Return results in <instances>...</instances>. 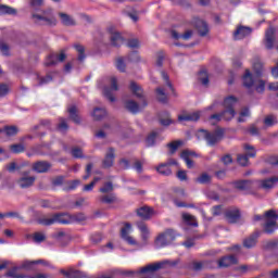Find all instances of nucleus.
Listing matches in <instances>:
<instances>
[{
  "mask_svg": "<svg viewBox=\"0 0 278 278\" xmlns=\"http://www.w3.org/2000/svg\"><path fill=\"white\" fill-rule=\"evenodd\" d=\"M277 181L278 177H270L262 180H235L231 184L237 190H251V188H253V184H256L257 188H260L261 190H273Z\"/></svg>",
  "mask_w": 278,
  "mask_h": 278,
  "instance_id": "f257e3e1",
  "label": "nucleus"
},
{
  "mask_svg": "<svg viewBox=\"0 0 278 278\" xmlns=\"http://www.w3.org/2000/svg\"><path fill=\"white\" fill-rule=\"evenodd\" d=\"M178 265L179 260H164L161 262L151 263L139 269H135V278L141 277V275H155V273H159V270H164L166 268H177Z\"/></svg>",
  "mask_w": 278,
  "mask_h": 278,
  "instance_id": "f03ea898",
  "label": "nucleus"
},
{
  "mask_svg": "<svg viewBox=\"0 0 278 278\" xmlns=\"http://www.w3.org/2000/svg\"><path fill=\"white\" fill-rule=\"evenodd\" d=\"M39 225H43L45 227H51V225H73V220L68 213H56L51 217L40 218Z\"/></svg>",
  "mask_w": 278,
  "mask_h": 278,
  "instance_id": "7ed1b4c3",
  "label": "nucleus"
},
{
  "mask_svg": "<svg viewBox=\"0 0 278 278\" xmlns=\"http://www.w3.org/2000/svg\"><path fill=\"white\" fill-rule=\"evenodd\" d=\"M177 236H179L177 231L168 228L165 231L157 235V237L154 240V244L156 249H165V247H170V243L177 240Z\"/></svg>",
  "mask_w": 278,
  "mask_h": 278,
  "instance_id": "20e7f679",
  "label": "nucleus"
},
{
  "mask_svg": "<svg viewBox=\"0 0 278 278\" xmlns=\"http://www.w3.org/2000/svg\"><path fill=\"white\" fill-rule=\"evenodd\" d=\"M244 88L251 89L255 88L256 92H264L266 90V81L263 79H255V76L251 73V71L245 70V73L242 77Z\"/></svg>",
  "mask_w": 278,
  "mask_h": 278,
  "instance_id": "39448f33",
  "label": "nucleus"
},
{
  "mask_svg": "<svg viewBox=\"0 0 278 278\" xmlns=\"http://www.w3.org/2000/svg\"><path fill=\"white\" fill-rule=\"evenodd\" d=\"M31 16L35 18L36 25H46L47 27H55L58 25V18L53 15V9L42 11V15L34 13Z\"/></svg>",
  "mask_w": 278,
  "mask_h": 278,
  "instance_id": "423d86ee",
  "label": "nucleus"
},
{
  "mask_svg": "<svg viewBox=\"0 0 278 278\" xmlns=\"http://www.w3.org/2000/svg\"><path fill=\"white\" fill-rule=\"evenodd\" d=\"M200 131L202 132V137L208 147H216V144H218V142L225 138V129L223 128H216L213 131L201 129Z\"/></svg>",
  "mask_w": 278,
  "mask_h": 278,
  "instance_id": "0eeeda50",
  "label": "nucleus"
},
{
  "mask_svg": "<svg viewBox=\"0 0 278 278\" xmlns=\"http://www.w3.org/2000/svg\"><path fill=\"white\" fill-rule=\"evenodd\" d=\"M267 220L263 225L264 233H267L268 236H273L275 231H277V220H278V214L275 210H269L265 212L264 215Z\"/></svg>",
  "mask_w": 278,
  "mask_h": 278,
  "instance_id": "6e6552de",
  "label": "nucleus"
},
{
  "mask_svg": "<svg viewBox=\"0 0 278 278\" xmlns=\"http://www.w3.org/2000/svg\"><path fill=\"white\" fill-rule=\"evenodd\" d=\"M116 277L136 278V273L134 269L113 268L100 275L98 278H116Z\"/></svg>",
  "mask_w": 278,
  "mask_h": 278,
  "instance_id": "1a4fd4ad",
  "label": "nucleus"
},
{
  "mask_svg": "<svg viewBox=\"0 0 278 278\" xmlns=\"http://www.w3.org/2000/svg\"><path fill=\"white\" fill-rule=\"evenodd\" d=\"M29 170L23 172L22 177L17 179V186L22 188V190H27V188H31L34 184H36V176H29Z\"/></svg>",
  "mask_w": 278,
  "mask_h": 278,
  "instance_id": "9d476101",
  "label": "nucleus"
},
{
  "mask_svg": "<svg viewBox=\"0 0 278 278\" xmlns=\"http://www.w3.org/2000/svg\"><path fill=\"white\" fill-rule=\"evenodd\" d=\"M191 24L193 25V27H195L199 36H201L202 38H205V36L210 34V26L207 25V22L199 17H193Z\"/></svg>",
  "mask_w": 278,
  "mask_h": 278,
  "instance_id": "9b49d317",
  "label": "nucleus"
},
{
  "mask_svg": "<svg viewBox=\"0 0 278 278\" xmlns=\"http://www.w3.org/2000/svg\"><path fill=\"white\" fill-rule=\"evenodd\" d=\"M129 90L131 91L134 97L142 100L141 108H147V105H149V103L147 102V98H144V91L142 90V87H140V85H137L136 81H130Z\"/></svg>",
  "mask_w": 278,
  "mask_h": 278,
  "instance_id": "f8f14e48",
  "label": "nucleus"
},
{
  "mask_svg": "<svg viewBox=\"0 0 278 278\" xmlns=\"http://www.w3.org/2000/svg\"><path fill=\"white\" fill-rule=\"evenodd\" d=\"M60 275L66 278H88V273L68 267L67 269H60Z\"/></svg>",
  "mask_w": 278,
  "mask_h": 278,
  "instance_id": "ddd939ff",
  "label": "nucleus"
},
{
  "mask_svg": "<svg viewBox=\"0 0 278 278\" xmlns=\"http://www.w3.org/2000/svg\"><path fill=\"white\" fill-rule=\"evenodd\" d=\"M112 90H118V80L116 79V77L111 78V87H104L103 89V96L105 97V99L111 101V103H114V101H116V98L114 97V93H112Z\"/></svg>",
  "mask_w": 278,
  "mask_h": 278,
  "instance_id": "4468645a",
  "label": "nucleus"
},
{
  "mask_svg": "<svg viewBox=\"0 0 278 278\" xmlns=\"http://www.w3.org/2000/svg\"><path fill=\"white\" fill-rule=\"evenodd\" d=\"M129 231H131V224L126 223L125 227H123L121 230L122 240H125V242H127V244L130 247H138V241H136L134 237L129 236Z\"/></svg>",
  "mask_w": 278,
  "mask_h": 278,
  "instance_id": "2eb2a0df",
  "label": "nucleus"
},
{
  "mask_svg": "<svg viewBox=\"0 0 278 278\" xmlns=\"http://www.w3.org/2000/svg\"><path fill=\"white\" fill-rule=\"evenodd\" d=\"M242 214L240 213L238 207H231L226 210L225 212V218L227 223H229L230 225H236V223H238V220H240Z\"/></svg>",
  "mask_w": 278,
  "mask_h": 278,
  "instance_id": "dca6fc26",
  "label": "nucleus"
},
{
  "mask_svg": "<svg viewBox=\"0 0 278 278\" xmlns=\"http://www.w3.org/2000/svg\"><path fill=\"white\" fill-rule=\"evenodd\" d=\"M18 270H21V266H14L5 273V277H12V278H49V276L47 274H37L35 277H28V276L18 274Z\"/></svg>",
  "mask_w": 278,
  "mask_h": 278,
  "instance_id": "f3484780",
  "label": "nucleus"
},
{
  "mask_svg": "<svg viewBox=\"0 0 278 278\" xmlns=\"http://www.w3.org/2000/svg\"><path fill=\"white\" fill-rule=\"evenodd\" d=\"M66 60V53L64 51H61L60 54L58 53H50L45 62V66H55L58 62H64Z\"/></svg>",
  "mask_w": 278,
  "mask_h": 278,
  "instance_id": "a211bd4d",
  "label": "nucleus"
},
{
  "mask_svg": "<svg viewBox=\"0 0 278 278\" xmlns=\"http://www.w3.org/2000/svg\"><path fill=\"white\" fill-rule=\"evenodd\" d=\"M52 164L49 161H37L33 163V170L38 174L49 173L52 168Z\"/></svg>",
  "mask_w": 278,
  "mask_h": 278,
  "instance_id": "6ab92c4d",
  "label": "nucleus"
},
{
  "mask_svg": "<svg viewBox=\"0 0 278 278\" xmlns=\"http://www.w3.org/2000/svg\"><path fill=\"white\" fill-rule=\"evenodd\" d=\"M275 27L270 26L266 31H265V38H264V45L265 48L270 51L271 49H275Z\"/></svg>",
  "mask_w": 278,
  "mask_h": 278,
  "instance_id": "aec40b11",
  "label": "nucleus"
},
{
  "mask_svg": "<svg viewBox=\"0 0 278 278\" xmlns=\"http://www.w3.org/2000/svg\"><path fill=\"white\" fill-rule=\"evenodd\" d=\"M180 157L184 160L187 168H194V161H192L190 157H199V154L192 150H184L180 153Z\"/></svg>",
  "mask_w": 278,
  "mask_h": 278,
  "instance_id": "412c9836",
  "label": "nucleus"
},
{
  "mask_svg": "<svg viewBox=\"0 0 278 278\" xmlns=\"http://www.w3.org/2000/svg\"><path fill=\"white\" fill-rule=\"evenodd\" d=\"M218 268H229V266H233V264H238V258L236 255H226L220 257L217 262Z\"/></svg>",
  "mask_w": 278,
  "mask_h": 278,
  "instance_id": "4be33fe9",
  "label": "nucleus"
},
{
  "mask_svg": "<svg viewBox=\"0 0 278 278\" xmlns=\"http://www.w3.org/2000/svg\"><path fill=\"white\" fill-rule=\"evenodd\" d=\"M108 31L111 35V43L113 47H121L124 45L125 38H123L121 33L115 31L113 26L109 27Z\"/></svg>",
  "mask_w": 278,
  "mask_h": 278,
  "instance_id": "5701e85b",
  "label": "nucleus"
},
{
  "mask_svg": "<svg viewBox=\"0 0 278 278\" xmlns=\"http://www.w3.org/2000/svg\"><path fill=\"white\" fill-rule=\"evenodd\" d=\"M114 160H116V150H114V148H109L104 160L102 161V166L104 168H112L114 166Z\"/></svg>",
  "mask_w": 278,
  "mask_h": 278,
  "instance_id": "b1692460",
  "label": "nucleus"
},
{
  "mask_svg": "<svg viewBox=\"0 0 278 278\" xmlns=\"http://www.w3.org/2000/svg\"><path fill=\"white\" fill-rule=\"evenodd\" d=\"M137 228L141 233V240L144 245L149 244V238H151V231L144 222H137Z\"/></svg>",
  "mask_w": 278,
  "mask_h": 278,
  "instance_id": "393cba45",
  "label": "nucleus"
},
{
  "mask_svg": "<svg viewBox=\"0 0 278 278\" xmlns=\"http://www.w3.org/2000/svg\"><path fill=\"white\" fill-rule=\"evenodd\" d=\"M212 264H214L212 261H194L189 265V268L195 273H200V270H204V268H214Z\"/></svg>",
  "mask_w": 278,
  "mask_h": 278,
  "instance_id": "a878e982",
  "label": "nucleus"
},
{
  "mask_svg": "<svg viewBox=\"0 0 278 278\" xmlns=\"http://www.w3.org/2000/svg\"><path fill=\"white\" fill-rule=\"evenodd\" d=\"M253 34V28L249 26H239L233 33L235 40H242Z\"/></svg>",
  "mask_w": 278,
  "mask_h": 278,
  "instance_id": "bb28decb",
  "label": "nucleus"
},
{
  "mask_svg": "<svg viewBox=\"0 0 278 278\" xmlns=\"http://www.w3.org/2000/svg\"><path fill=\"white\" fill-rule=\"evenodd\" d=\"M262 236V232L260 230L254 231L252 235H250L248 238L243 240V247L245 249H253L257 244V239Z\"/></svg>",
  "mask_w": 278,
  "mask_h": 278,
  "instance_id": "cd10ccee",
  "label": "nucleus"
},
{
  "mask_svg": "<svg viewBox=\"0 0 278 278\" xmlns=\"http://www.w3.org/2000/svg\"><path fill=\"white\" fill-rule=\"evenodd\" d=\"M200 118H201V113L199 112L178 115L179 123H184V121L187 123H197V121H199Z\"/></svg>",
  "mask_w": 278,
  "mask_h": 278,
  "instance_id": "c85d7f7f",
  "label": "nucleus"
},
{
  "mask_svg": "<svg viewBox=\"0 0 278 278\" xmlns=\"http://www.w3.org/2000/svg\"><path fill=\"white\" fill-rule=\"evenodd\" d=\"M59 17L61 20L62 25H64L65 27H75V25H77L75 18H73V16L66 13L60 12Z\"/></svg>",
  "mask_w": 278,
  "mask_h": 278,
  "instance_id": "c756f323",
  "label": "nucleus"
},
{
  "mask_svg": "<svg viewBox=\"0 0 278 278\" xmlns=\"http://www.w3.org/2000/svg\"><path fill=\"white\" fill-rule=\"evenodd\" d=\"M36 264H43V266H49V262H47L45 260H37V261H25L24 263H22L20 268H21V270H22V268H24V270H31V268H34V266H36Z\"/></svg>",
  "mask_w": 278,
  "mask_h": 278,
  "instance_id": "7c9ffc66",
  "label": "nucleus"
},
{
  "mask_svg": "<svg viewBox=\"0 0 278 278\" xmlns=\"http://www.w3.org/2000/svg\"><path fill=\"white\" fill-rule=\"evenodd\" d=\"M152 214H153V208L149 206H142L137 210V215L139 216V218H142V220H149Z\"/></svg>",
  "mask_w": 278,
  "mask_h": 278,
  "instance_id": "2f4dec72",
  "label": "nucleus"
},
{
  "mask_svg": "<svg viewBox=\"0 0 278 278\" xmlns=\"http://www.w3.org/2000/svg\"><path fill=\"white\" fill-rule=\"evenodd\" d=\"M67 112L70 114V118L71 121H73V123H75L76 125H80L81 124V117H79V114H77V106L72 105L67 109Z\"/></svg>",
  "mask_w": 278,
  "mask_h": 278,
  "instance_id": "473e14b6",
  "label": "nucleus"
},
{
  "mask_svg": "<svg viewBox=\"0 0 278 278\" xmlns=\"http://www.w3.org/2000/svg\"><path fill=\"white\" fill-rule=\"evenodd\" d=\"M125 108L130 114H138L140 112V104L134 100H127L125 102Z\"/></svg>",
  "mask_w": 278,
  "mask_h": 278,
  "instance_id": "72a5a7b5",
  "label": "nucleus"
},
{
  "mask_svg": "<svg viewBox=\"0 0 278 278\" xmlns=\"http://www.w3.org/2000/svg\"><path fill=\"white\" fill-rule=\"evenodd\" d=\"M182 220L185 225H188L189 227H199V223L197 222V217H194V215L184 213Z\"/></svg>",
  "mask_w": 278,
  "mask_h": 278,
  "instance_id": "f704fd0d",
  "label": "nucleus"
},
{
  "mask_svg": "<svg viewBox=\"0 0 278 278\" xmlns=\"http://www.w3.org/2000/svg\"><path fill=\"white\" fill-rule=\"evenodd\" d=\"M172 38H174V40H179V38H181L182 40H190V38H192V30H187L186 33H184L182 35L177 33V30H172Z\"/></svg>",
  "mask_w": 278,
  "mask_h": 278,
  "instance_id": "c9c22d12",
  "label": "nucleus"
},
{
  "mask_svg": "<svg viewBox=\"0 0 278 278\" xmlns=\"http://www.w3.org/2000/svg\"><path fill=\"white\" fill-rule=\"evenodd\" d=\"M155 92H156V99L159 103H163V104L168 103V96L164 91V88L157 87L155 89Z\"/></svg>",
  "mask_w": 278,
  "mask_h": 278,
  "instance_id": "e433bc0d",
  "label": "nucleus"
},
{
  "mask_svg": "<svg viewBox=\"0 0 278 278\" xmlns=\"http://www.w3.org/2000/svg\"><path fill=\"white\" fill-rule=\"evenodd\" d=\"M91 115L96 121H103L108 116V111L103 108H96Z\"/></svg>",
  "mask_w": 278,
  "mask_h": 278,
  "instance_id": "4c0bfd02",
  "label": "nucleus"
},
{
  "mask_svg": "<svg viewBox=\"0 0 278 278\" xmlns=\"http://www.w3.org/2000/svg\"><path fill=\"white\" fill-rule=\"evenodd\" d=\"M5 14L9 16H15L16 9L7 4H0V16H4Z\"/></svg>",
  "mask_w": 278,
  "mask_h": 278,
  "instance_id": "58836bf2",
  "label": "nucleus"
},
{
  "mask_svg": "<svg viewBox=\"0 0 278 278\" xmlns=\"http://www.w3.org/2000/svg\"><path fill=\"white\" fill-rule=\"evenodd\" d=\"M156 170L157 173H160V175H164L165 177L173 175V169H170V167L166 163L159 165L156 167Z\"/></svg>",
  "mask_w": 278,
  "mask_h": 278,
  "instance_id": "ea45409f",
  "label": "nucleus"
},
{
  "mask_svg": "<svg viewBox=\"0 0 278 278\" xmlns=\"http://www.w3.org/2000/svg\"><path fill=\"white\" fill-rule=\"evenodd\" d=\"M161 77L166 83V86H168L169 90L172 91V94L174 97H177V91H175V87H173V83H170V77L168 76V74L166 72L162 71L161 72Z\"/></svg>",
  "mask_w": 278,
  "mask_h": 278,
  "instance_id": "a19ab883",
  "label": "nucleus"
},
{
  "mask_svg": "<svg viewBox=\"0 0 278 278\" xmlns=\"http://www.w3.org/2000/svg\"><path fill=\"white\" fill-rule=\"evenodd\" d=\"M1 130H2V132L3 131L5 132V136L8 138H13L14 136L18 135V127H16V126H4V128Z\"/></svg>",
  "mask_w": 278,
  "mask_h": 278,
  "instance_id": "79ce46f5",
  "label": "nucleus"
},
{
  "mask_svg": "<svg viewBox=\"0 0 278 278\" xmlns=\"http://www.w3.org/2000/svg\"><path fill=\"white\" fill-rule=\"evenodd\" d=\"M238 103V98L229 96L224 100V108L226 110H233V106Z\"/></svg>",
  "mask_w": 278,
  "mask_h": 278,
  "instance_id": "37998d69",
  "label": "nucleus"
},
{
  "mask_svg": "<svg viewBox=\"0 0 278 278\" xmlns=\"http://www.w3.org/2000/svg\"><path fill=\"white\" fill-rule=\"evenodd\" d=\"M184 144L181 140L172 141L170 143H167V147L169 149V155H175L177 153V150Z\"/></svg>",
  "mask_w": 278,
  "mask_h": 278,
  "instance_id": "c03bdc74",
  "label": "nucleus"
},
{
  "mask_svg": "<svg viewBox=\"0 0 278 278\" xmlns=\"http://www.w3.org/2000/svg\"><path fill=\"white\" fill-rule=\"evenodd\" d=\"M10 151L13 152L15 155H18L20 153H25V146L23 143L11 144Z\"/></svg>",
  "mask_w": 278,
  "mask_h": 278,
  "instance_id": "a18cd8bd",
  "label": "nucleus"
},
{
  "mask_svg": "<svg viewBox=\"0 0 278 278\" xmlns=\"http://www.w3.org/2000/svg\"><path fill=\"white\" fill-rule=\"evenodd\" d=\"M243 149L245 151V155H248V157H255L257 155V150H255V147L245 143L243 146Z\"/></svg>",
  "mask_w": 278,
  "mask_h": 278,
  "instance_id": "49530a36",
  "label": "nucleus"
},
{
  "mask_svg": "<svg viewBox=\"0 0 278 278\" xmlns=\"http://www.w3.org/2000/svg\"><path fill=\"white\" fill-rule=\"evenodd\" d=\"M79 184H81V181L80 180H71V181H68L67 182V186L66 187H64V191L65 192H71V191H73V190H77V188L79 187Z\"/></svg>",
  "mask_w": 278,
  "mask_h": 278,
  "instance_id": "de8ad7c7",
  "label": "nucleus"
},
{
  "mask_svg": "<svg viewBox=\"0 0 278 278\" xmlns=\"http://www.w3.org/2000/svg\"><path fill=\"white\" fill-rule=\"evenodd\" d=\"M197 184H211L212 181V176H210V174L207 173H203L201 174L197 179H195Z\"/></svg>",
  "mask_w": 278,
  "mask_h": 278,
  "instance_id": "09e8293b",
  "label": "nucleus"
},
{
  "mask_svg": "<svg viewBox=\"0 0 278 278\" xmlns=\"http://www.w3.org/2000/svg\"><path fill=\"white\" fill-rule=\"evenodd\" d=\"M58 131H61V134H66L68 131V123H66V119L64 117H60V123L56 126Z\"/></svg>",
  "mask_w": 278,
  "mask_h": 278,
  "instance_id": "8fccbe9b",
  "label": "nucleus"
},
{
  "mask_svg": "<svg viewBox=\"0 0 278 278\" xmlns=\"http://www.w3.org/2000/svg\"><path fill=\"white\" fill-rule=\"evenodd\" d=\"M222 116L224 121H231L233 116H236V110L233 109H226L222 112Z\"/></svg>",
  "mask_w": 278,
  "mask_h": 278,
  "instance_id": "3c124183",
  "label": "nucleus"
},
{
  "mask_svg": "<svg viewBox=\"0 0 278 278\" xmlns=\"http://www.w3.org/2000/svg\"><path fill=\"white\" fill-rule=\"evenodd\" d=\"M74 47L78 52V61L84 62V60H86V48L81 45H75Z\"/></svg>",
  "mask_w": 278,
  "mask_h": 278,
  "instance_id": "603ef678",
  "label": "nucleus"
},
{
  "mask_svg": "<svg viewBox=\"0 0 278 278\" xmlns=\"http://www.w3.org/2000/svg\"><path fill=\"white\" fill-rule=\"evenodd\" d=\"M101 203H106L108 205L116 202V194L111 193L109 195H102L100 198Z\"/></svg>",
  "mask_w": 278,
  "mask_h": 278,
  "instance_id": "864d4df0",
  "label": "nucleus"
},
{
  "mask_svg": "<svg viewBox=\"0 0 278 278\" xmlns=\"http://www.w3.org/2000/svg\"><path fill=\"white\" fill-rule=\"evenodd\" d=\"M98 181H101V177H94L90 184L85 185L83 188L84 192H92Z\"/></svg>",
  "mask_w": 278,
  "mask_h": 278,
  "instance_id": "5fc2aeb1",
  "label": "nucleus"
},
{
  "mask_svg": "<svg viewBox=\"0 0 278 278\" xmlns=\"http://www.w3.org/2000/svg\"><path fill=\"white\" fill-rule=\"evenodd\" d=\"M249 116H251V111H249V108L242 109L238 117V123H245V118Z\"/></svg>",
  "mask_w": 278,
  "mask_h": 278,
  "instance_id": "6e6d98bb",
  "label": "nucleus"
},
{
  "mask_svg": "<svg viewBox=\"0 0 278 278\" xmlns=\"http://www.w3.org/2000/svg\"><path fill=\"white\" fill-rule=\"evenodd\" d=\"M263 123L265 127H274V125H277V117H275L274 115H267L264 118Z\"/></svg>",
  "mask_w": 278,
  "mask_h": 278,
  "instance_id": "4d7b16f0",
  "label": "nucleus"
},
{
  "mask_svg": "<svg viewBox=\"0 0 278 278\" xmlns=\"http://www.w3.org/2000/svg\"><path fill=\"white\" fill-rule=\"evenodd\" d=\"M114 190V185L112 184V181H108L103 185L102 188L99 189V192H101L102 194H108L109 192H112Z\"/></svg>",
  "mask_w": 278,
  "mask_h": 278,
  "instance_id": "13d9d810",
  "label": "nucleus"
},
{
  "mask_svg": "<svg viewBox=\"0 0 278 278\" xmlns=\"http://www.w3.org/2000/svg\"><path fill=\"white\" fill-rule=\"evenodd\" d=\"M33 240L37 244H40L41 242H45V240H47V235H45V232H35L33 235Z\"/></svg>",
  "mask_w": 278,
  "mask_h": 278,
  "instance_id": "bf43d9fd",
  "label": "nucleus"
},
{
  "mask_svg": "<svg viewBox=\"0 0 278 278\" xmlns=\"http://www.w3.org/2000/svg\"><path fill=\"white\" fill-rule=\"evenodd\" d=\"M115 66L119 73H125L127 65L125 64V60L123 58H118L115 62Z\"/></svg>",
  "mask_w": 278,
  "mask_h": 278,
  "instance_id": "052dcab7",
  "label": "nucleus"
},
{
  "mask_svg": "<svg viewBox=\"0 0 278 278\" xmlns=\"http://www.w3.org/2000/svg\"><path fill=\"white\" fill-rule=\"evenodd\" d=\"M72 225L75 223H84L86 220V215L84 213L73 214L71 215Z\"/></svg>",
  "mask_w": 278,
  "mask_h": 278,
  "instance_id": "680f3d73",
  "label": "nucleus"
},
{
  "mask_svg": "<svg viewBox=\"0 0 278 278\" xmlns=\"http://www.w3.org/2000/svg\"><path fill=\"white\" fill-rule=\"evenodd\" d=\"M157 138V132L152 131L146 139L147 146L148 147H154L155 146V140Z\"/></svg>",
  "mask_w": 278,
  "mask_h": 278,
  "instance_id": "e2e57ef3",
  "label": "nucleus"
},
{
  "mask_svg": "<svg viewBox=\"0 0 278 278\" xmlns=\"http://www.w3.org/2000/svg\"><path fill=\"white\" fill-rule=\"evenodd\" d=\"M71 154L73 157H75V160H81V157H84V151L77 147L72 148Z\"/></svg>",
  "mask_w": 278,
  "mask_h": 278,
  "instance_id": "0e129e2a",
  "label": "nucleus"
},
{
  "mask_svg": "<svg viewBox=\"0 0 278 278\" xmlns=\"http://www.w3.org/2000/svg\"><path fill=\"white\" fill-rule=\"evenodd\" d=\"M277 247H278V238L274 239V240H270V241H267L264 244L265 251H273V249H277Z\"/></svg>",
  "mask_w": 278,
  "mask_h": 278,
  "instance_id": "69168bd1",
  "label": "nucleus"
},
{
  "mask_svg": "<svg viewBox=\"0 0 278 278\" xmlns=\"http://www.w3.org/2000/svg\"><path fill=\"white\" fill-rule=\"evenodd\" d=\"M237 162L240 166H249V157L247 154H239L237 156Z\"/></svg>",
  "mask_w": 278,
  "mask_h": 278,
  "instance_id": "338daca9",
  "label": "nucleus"
},
{
  "mask_svg": "<svg viewBox=\"0 0 278 278\" xmlns=\"http://www.w3.org/2000/svg\"><path fill=\"white\" fill-rule=\"evenodd\" d=\"M51 184H52L53 188H58L60 186H63L64 176H56V177L52 178Z\"/></svg>",
  "mask_w": 278,
  "mask_h": 278,
  "instance_id": "774afa93",
  "label": "nucleus"
}]
</instances>
